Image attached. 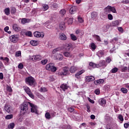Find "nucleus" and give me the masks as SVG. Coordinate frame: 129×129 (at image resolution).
I'll use <instances>...</instances> for the list:
<instances>
[{"label":"nucleus","instance_id":"1","mask_svg":"<svg viewBox=\"0 0 129 129\" xmlns=\"http://www.w3.org/2000/svg\"><path fill=\"white\" fill-rule=\"evenodd\" d=\"M25 82L26 84H28V85H30V86H33V85H35V84H36V81L32 76L26 78L25 79Z\"/></svg>","mask_w":129,"mask_h":129},{"label":"nucleus","instance_id":"2","mask_svg":"<svg viewBox=\"0 0 129 129\" xmlns=\"http://www.w3.org/2000/svg\"><path fill=\"white\" fill-rule=\"evenodd\" d=\"M46 70H48L49 71H52V72H56L57 71V68L54 66H53V63H50L46 66Z\"/></svg>","mask_w":129,"mask_h":129},{"label":"nucleus","instance_id":"3","mask_svg":"<svg viewBox=\"0 0 129 129\" xmlns=\"http://www.w3.org/2000/svg\"><path fill=\"white\" fill-rule=\"evenodd\" d=\"M28 104L31 107V112H33L36 114H38V107H37V106L35 105L34 104L31 102H28Z\"/></svg>","mask_w":129,"mask_h":129},{"label":"nucleus","instance_id":"4","mask_svg":"<svg viewBox=\"0 0 129 129\" xmlns=\"http://www.w3.org/2000/svg\"><path fill=\"white\" fill-rule=\"evenodd\" d=\"M24 90H25V92H26L27 94L29 95L31 98H32L34 99L35 98V96H34V94L32 93V92H31V90L30 89V88L28 87H23Z\"/></svg>","mask_w":129,"mask_h":129},{"label":"nucleus","instance_id":"5","mask_svg":"<svg viewBox=\"0 0 129 129\" xmlns=\"http://www.w3.org/2000/svg\"><path fill=\"white\" fill-rule=\"evenodd\" d=\"M43 57L40 55H32L29 56V60H32V61H36V60H41Z\"/></svg>","mask_w":129,"mask_h":129},{"label":"nucleus","instance_id":"6","mask_svg":"<svg viewBox=\"0 0 129 129\" xmlns=\"http://www.w3.org/2000/svg\"><path fill=\"white\" fill-rule=\"evenodd\" d=\"M59 75L61 76H66V75H69L70 73H69V69L67 67H64L63 68V72L59 73Z\"/></svg>","mask_w":129,"mask_h":129},{"label":"nucleus","instance_id":"7","mask_svg":"<svg viewBox=\"0 0 129 129\" xmlns=\"http://www.w3.org/2000/svg\"><path fill=\"white\" fill-rule=\"evenodd\" d=\"M28 110V105L26 104H23L21 106V111L20 112L24 114L27 112Z\"/></svg>","mask_w":129,"mask_h":129},{"label":"nucleus","instance_id":"8","mask_svg":"<svg viewBox=\"0 0 129 129\" xmlns=\"http://www.w3.org/2000/svg\"><path fill=\"white\" fill-rule=\"evenodd\" d=\"M11 42L12 43H17L19 41V35H13L10 37Z\"/></svg>","mask_w":129,"mask_h":129},{"label":"nucleus","instance_id":"9","mask_svg":"<svg viewBox=\"0 0 129 129\" xmlns=\"http://www.w3.org/2000/svg\"><path fill=\"white\" fill-rule=\"evenodd\" d=\"M106 66H107L106 62H105V61L103 60H100L99 63L97 64V68H99V67L105 68Z\"/></svg>","mask_w":129,"mask_h":129},{"label":"nucleus","instance_id":"10","mask_svg":"<svg viewBox=\"0 0 129 129\" xmlns=\"http://www.w3.org/2000/svg\"><path fill=\"white\" fill-rule=\"evenodd\" d=\"M85 81H86V82H90L91 81H93L95 80V78H94V77L92 76H86L85 78Z\"/></svg>","mask_w":129,"mask_h":129},{"label":"nucleus","instance_id":"11","mask_svg":"<svg viewBox=\"0 0 129 129\" xmlns=\"http://www.w3.org/2000/svg\"><path fill=\"white\" fill-rule=\"evenodd\" d=\"M33 35L36 38H44V34H41L40 32L35 31L34 32Z\"/></svg>","mask_w":129,"mask_h":129},{"label":"nucleus","instance_id":"12","mask_svg":"<svg viewBox=\"0 0 129 129\" xmlns=\"http://www.w3.org/2000/svg\"><path fill=\"white\" fill-rule=\"evenodd\" d=\"M98 102L101 106H104L106 104V100L104 98L100 99Z\"/></svg>","mask_w":129,"mask_h":129},{"label":"nucleus","instance_id":"13","mask_svg":"<svg viewBox=\"0 0 129 129\" xmlns=\"http://www.w3.org/2000/svg\"><path fill=\"white\" fill-rule=\"evenodd\" d=\"M63 55L61 53H57L54 55L55 60H63Z\"/></svg>","mask_w":129,"mask_h":129},{"label":"nucleus","instance_id":"14","mask_svg":"<svg viewBox=\"0 0 129 129\" xmlns=\"http://www.w3.org/2000/svg\"><path fill=\"white\" fill-rule=\"evenodd\" d=\"M13 29L15 32H20V31H21V27L17 24H15L13 25Z\"/></svg>","mask_w":129,"mask_h":129},{"label":"nucleus","instance_id":"15","mask_svg":"<svg viewBox=\"0 0 129 129\" xmlns=\"http://www.w3.org/2000/svg\"><path fill=\"white\" fill-rule=\"evenodd\" d=\"M77 11V7H75V6L72 7L70 9V13L72 15H73L75 13H76Z\"/></svg>","mask_w":129,"mask_h":129},{"label":"nucleus","instance_id":"16","mask_svg":"<svg viewBox=\"0 0 129 129\" xmlns=\"http://www.w3.org/2000/svg\"><path fill=\"white\" fill-rule=\"evenodd\" d=\"M59 39L60 40H62V41H66L67 40V36L64 33H60Z\"/></svg>","mask_w":129,"mask_h":129},{"label":"nucleus","instance_id":"17","mask_svg":"<svg viewBox=\"0 0 129 129\" xmlns=\"http://www.w3.org/2000/svg\"><path fill=\"white\" fill-rule=\"evenodd\" d=\"M59 29L61 31H65V30H66V26H65V22H61L60 23Z\"/></svg>","mask_w":129,"mask_h":129},{"label":"nucleus","instance_id":"18","mask_svg":"<svg viewBox=\"0 0 129 129\" xmlns=\"http://www.w3.org/2000/svg\"><path fill=\"white\" fill-rule=\"evenodd\" d=\"M64 23H68V25H72L73 19L72 18H67L64 19Z\"/></svg>","mask_w":129,"mask_h":129},{"label":"nucleus","instance_id":"19","mask_svg":"<svg viewBox=\"0 0 129 129\" xmlns=\"http://www.w3.org/2000/svg\"><path fill=\"white\" fill-rule=\"evenodd\" d=\"M104 82V79H99L97 81H95L94 82V84L95 85H99V84H102Z\"/></svg>","mask_w":129,"mask_h":129},{"label":"nucleus","instance_id":"20","mask_svg":"<svg viewBox=\"0 0 129 129\" xmlns=\"http://www.w3.org/2000/svg\"><path fill=\"white\" fill-rule=\"evenodd\" d=\"M4 109L6 112L10 113L11 112V107L9 105H5L4 106Z\"/></svg>","mask_w":129,"mask_h":129},{"label":"nucleus","instance_id":"21","mask_svg":"<svg viewBox=\"0 0 129 129\" xmlns=\"http://www.w3.org/2000/svg\"><path fill=\"white\" fill-rule=\"evenodd\" d=\"M76 71H77V67L75 66H73L70 69L71 73H75Z\"/></svg>","mask_w":129,"mask_h":129},{"label":"nucleus","instance_id":"22","mask_svg":"<svg viewBox=\"0 0 129 129\" xmlns=\"http://www.w3.org/2000/svg\"><path fill=\"white\" fill-rule=\"evenodd\" d=\"M97 56L99 57V58H101V57H103L104 55V51L103 50H99L97 53Z\"/></svg>","mask_w":129,"mask_h":129},{"label":"nucleus","instance_id":"23","mask_svg":"<svg viewBox=\"0 0 129 129\" xmlns=\"http://www.w3.org/2000/svg\"><path fill=\"white\" fill-rule=\"evenodd\" d=\"M31 20L28 19L23 18L21 20L22 24H27V23H30Z\"/></svg>","mask_w":129,"mask_h":129},{"label":"nucleus","instance_id":"24","mask_svg":"<svg viewBox=\"0 0 129 129\" xmlns=\"http://www.w3.org/2000/svg\"><path fill=\"white\" fill-rule=\"evenodd\" d=\"M60 88L61 89H62V90H63L64 91H65V90H66V89H68V86L67 85V84H62L60 86Z\"/></svg>","mask_w":129,"mask_h":129},{"label":"nucleus","instance_id":"25","mask_svg":"<svg viewBox=\"0 0 129 129\" xmlns=\"http://www.w3.org/2000/svg\"><path fill=\"white\" fill-rule=\"evenodd\" d=\"M119 25V21L116 20L112 22V26L113 27H116V26H118Z\"/></svg>","mask_w":129,"mask_h":129},{"label":"nucleus","instance_id":"26","mask_svg":"<svg viewBox=\"0 0 129 129\" xmlns=\"http://www.w3.org/2000/svg\"><path fill=\"white\" fill-rule=\"evenodd\" d=\"M30 44L32 46H37L38 45V41L33 40L30 41Z\"/></svg>","mask_w":129,"mask_h":129},{"label":"nucleus","instance_id":"27","mask_svg":"<svg viewBox=\"0 0 129 129\" xmlns=\"http://www.w3.org/2000/svg\"><path fill=\"white\" fill-rule=\"evenodd\" d=\"M39 91H40V92H47V91H48V89L44 87H40Z\"/></svg>","mask_w":129,"mask_h":129},{"label":"nucleus","instance_id":"28","mask_svg":"<svg viewBox=\"0 0 129 129\" xmlns=\"http://www.w3.org/2000/svg\"><path fill=\"white\" fill-rule=\"evenodd\" d=\"M63 55L65 57H70L72 56V54L70 53V52H63Z\"/></svg>","mask_w":129,"mask_h":129},{"label":"nucleus","instance_id":"29","mask_svg":"<svg viewBox=\"0 0 129 129\" xmlns=\"http://www.w3.org/2000/svg\"><path fill=\"white\" fill-rule=\"evenodd\" d=\"M110 10H111V6H108L107 7L105 8L104 11L106 13H110Z\"/></svg>","mask_w":129,"mask_h":129},{"label":"nucleus","instance_id":"30","mask_svg":"<svg viewBox=\"0 0 129 129\" xmlns=\"http://www.w3.org/2000/svg\"><path fill=\"white\" fill-rule=\"evenodd\" d=\"M10 11L9 8L5 9L4 10L5 14H6L7 16L10 15Z\"/></svg>","mask_w":129,"mask_h":129},{"label":"nucleus","instance_id":"31","mask_svg":"<svg viewBox=\"0 0 129 129\" xmlns=\"http://www.w3.org/2000/svg\"><path fill=\"white\" fill-rule=\"evenodd\" d=\"M89 66L92 68H97V64L94 63L92 62H90Z\"/></svg>","mask_w":129,"mask_h":129},{"label":"nucleus","instance_id":"32","mask_svg":"<svg viewBox=\"0 0 129 129\" xmlns=\"http://www.w3.org/2000/svg\"><path fill=\"white\" fill-rule=\"evenodd\" d=\"M59 51H61V48H56L52 50V54H55V53H57V52H59Z\"/></svg>","mask_w":129,"mask_h":129},{"label":"nucleus","instance_id":"33","mask_svg":"<svg viewBox=\"0 0 129 129\" xmlns=\"http://www.w3.org/2000/svg\"><path fill=\"white\" fill-rule=\"evenodd\" d=\"M45 116L47 119H50V118H51V114H50V113L47 112L45 114Z\"/></svg>","mask_w":129,"mask_h":129},{"label":"nucleus","instance_id":"34","mask_svg":"<svg viewBox=\"0 0 129 129\" xmlns=\"http://www.w3.org/2000/svg\"><path fill=\"white\" fill-rule=\"evenodd\" d=\"M42 9L43 11H47L49 9V6L48 5H42Z\"/></svg>","mask_w":129,"mask_h":129},{"label":"nucleus","instance_id":"35","mask_svg":"<svg viewBox=\"0 0 129 129\" xmlns=\"http://www.w3.org/2000/svg\"><path fill=\"white\" fill-rule=\"evenodd\" d=\"M14 117V115L13 114H9L6 116L5 118L6 119H12Z\"/></svg>","mask_w":129,"mask_h":129},{"label":"nucleus","instance_id":"36","mask_svg":"<svg viewBox=\"0 0 129 129\" xmlns=\"http://www.w3.org/2000/svg\"><path fill=\"white\" fill-rule=\"evenodd\" d=\"M6 90L8 92H13V89H12L11 86H9V85H7Z\"/></svg>","mask_w":129,"mask_h":129},{"label":"nucleus","instance_id":"37","mask_svg":"<svg viewBox=\"0 0 129 129\" xmlns=\"http://www.w3.org/2000/svg\"><path fill=\"white\" fill-rule=\"evenodd\" d=\"M71 38L73 41H76L77 40V37L73 34H71Z\"/></svg>","mask_w":129,"mask_h":129},{"label":"nucleus","instance_id":"38","mask_svg":"<svg viewBox=\"0 0 129 129\" xmlns=\"http://www.w3.org/2000/svg\"><path fill=\"white\" fill-rule=\"evenodd\" d=\"M93 38H95L97 40V41H98L99 42H101V40L100 39V37L97 35H93Z\"/></svg>","mask_w":129,"mask_h":129},{"label":"nucleus","instance_id":"39","mask_svg":"<svg viewBox=\"0 0 129 129\" xmlns=\"http://www.w3.org/2000/svg\"><path fill=\"white\" fill-rule=\"evenodd\" d=\"M25 35L26 36H27V37H32L33 36V34L31 31H27L25 32Z\"/></svg>","mask_w":129,"mask_h":129},{"label":"nucleus","instance_id":"40","mask_svg":"<svg viewBox=\"0 0 129 129\" xmlns=\"http://www.w3.org/2000/svg\"><path fill=\"white\" fill-rule=\"evenodd\" d=\"M118 71V69L117 68H114L111 70V73H116Z\"/></svg>","mask_w":129,"mask_h":129},{"label":"nucleus","instance_id":"41","mask_svg":"<svg viewBox=\"0 0 129 129\" xmlns=\"http://www.w3.org/2000/svg\"><path fill=\"white\" fill-rule=\"evenodd\" d=\"M120 91L122 92V93H127V89H126L125 88H121Z\"/></svg>","mask_w":129,"mask_h":129},{"label":"nucleus","instance_id":"42","mask_svg":"<svg viewBox=\"0 0 129 129\" xmlns=\"http://www.w3.org/2000/svg\"><path fill=\"white\" fill-rule=\"evenodd\" d=\"M22 56V52L20 51H17L15 53V57H20Z\"/></svg>","mask_w":129,"mask_h":129},{"label":"nucleus","instance_id":"43","mask_svg":"<svg viewBox=\"0 0 129 129\" xmlns=\"http://www.w3.org/2000/svg\"><path fill=\"white\" fill-rule=\"evenodd\" d=\"M48 62V59H45L41 60L40 61L41 64H42V65H46L47 64V62Z\"/></svg>","mask_w":129,"mask_h":129},{"label":"nucleus","instance_id":"44","mask_svg":"<svg viewBox=\"0 0 129 129\" xmlns=\"http://www.w3.org/2000/svg\"><path fill=\"white\" fill-rule=\"evenodd\" d=\"M0 59L1 60H4L5 61H6L7 63H9V61H10V59L8 57H1Z\"/></svg>","mask_w":129,"mask_h":129},{"label":"nucleus","instance_id":"45","mask_svg":"<svg viewBox=\"0 0 129 129\" xmlns=\"http://www.w3.org/2000/svg\"><path fill=\"white\" fill-rule=\"evenodd\" d=\"M8 128H14L15 127V123L13 122L8 125Z\"/></svg>","mask_w":129,"mask_h":129},{"label":"nucleus","instance_id":"46","mask_svg":"<svg viewBox=\"0 0 129 129\" xmlns=\"http://www.w3.org/2000/svg\"><path fill=\"white\" fill-rule=\"evenodd\" d=\"M17 13V9L15 7L11 8V14H16Z\"/></svg>","mask_w":129,"mask_h":129},{"label":"nucleus","instance_id":"47","mask_svg":"<svg viewBox=\"0 0 129 129\" xmlns=\"http://www.w3.org/2000/svg\"><path fill=\"white\" fill-rule=\"evenodd\" d=\"M110 12H112V13H113L114 14H116V10L115 9V8L112 7L111 6V10Z\"/></svg>","mask_w":129,"mask_h":129},{"label":"nucleus","instance_id":"48","mask_svg":"<svg viewBox=\"0 0 129 129\" xmlns=\"http://www.w3.org/2000/svg\"><path fill=\"white\" fill-rule=\"evenodd\" d=\"M59 14H60V15H62V16H64V15L66 14V10L64 9L60 10L59 11Z\"/></svg>","mask_w":129,"mask_h":129},{"label":"nucleus","instance_id":"49","mask_svg":"<svg viewBox=\"0 0 129 129\" xmlns=\"http://www.w3.org/2000/svg\"><path fill=\"white\" fill-rule=\"evenodd\" d=\"M118 118L120 120V121H123V116H122V115L121 114H119L118 116Z\"/></svg>","mask_w":129,"mask_h":129},{"label":"nucleus","instance_id":"50","mask_svg":"<svg viewBox=\"0 0 129 129\" xmlns=\"http://www.w3.org/2000/svg\"><path fill=\"white\" fill-rule=\"evenodd\" d=\"M91 47L92 50H95V49H96V45H95V44H94V43H91Z\"/></svg>","mask_w":129,"mask_h":129},{"label":"nucleus","instance_id":"51","mask_svg":"<svg viewBox=\"0 0 129 129\" xmlns=\"http://www.w3.org/2000/svg\"><path fill=\"white\" fill-rule=\"evenodd\" d=\"M78 20L79 23H83V22H84V21L83 20V19L80 16L78 17Z\"/></svg>","mask_w":129,"mask_h":129},{"label":"nucleus","instance_id":"52","mask_svg":"<svg viewBox=\"0 0 129 129\" xmlns=\"http://www.w3.org/2000/svg\"><path fill=\"white\" fill-rule=\"evenodd\" d=\"M95 94H96L97 95H98L100 94V90L99 89H97L95 91Z\"/></svg>","mask_w":129,"mask_h":129},{"label":"nucleus","instance_id":"53","mask_svg":"<svg viewBox=\"0 0 129 129\" xmlns=\"http://www.w3.org/2000/svg\"><path fill=\"white\" fill-rule=\"evenodd\" d=\"M85 72V71H84V70H82L79 71V72L77 73V74L80 76L81 75V74H83V73H84Z\"/></svg>","mask_w":129,"mask_h":129},{"label":"nucleus","instance_id":"54","mask_svg":"<svg viewBox=\"0 0 129 129\" xmlns=\"http://www.w3.org/2000/svg\"><path fill=\"white\" fill-rule=\"evenodd\" d=\"M127 70V67H124L123 68H121V72H125Z\"/></svg>","mask_w":129,"mask_h":129},{"label":"nucleus","instance_id":"55","mask_svg":"<svg viewBox=\"0 0 129 129\" xmlns=\"http://www.w3.org/2000/svg\"><path fill=\"white\" fill-rule=\"evenodd\" d=\"M106 62L107 63H110V62H111V59H110L109 57H107L106 58Z\"/></svg>","mask_w":129,"mask_h":129},{"label":"nucleus","instance_id":"56","mask_svg":"<svg viewBox=\"0 0 129 129\" xmlns=\"http://www.w3.org/2000/svg\"><path fill=\"white\" fill-rule=\"evenodd\" d=\"M18 68L19 69H23V68H24V64H23V63H20L19 65H18Z\"/></svg>","mask_w":129,"mask_h":129},{"label":"nucleus","instance_id":"57","mask_svg":"<svg viewBox=\"0 0 129 129\" xmlns=\"http://www.w3.org/2000/svg\"><path fill=\"white\" fill-rule=\"evenodd\" d=\"M122 3L127 5V4H129V1L128 0H123L122 1Z\"/></svg>","mask_w":129,"mask_h":129},{"label":"nucleus","instance_id":"58","mask_svg":"<svg viewBox=\"0 0 129 129\" xmlns=\"http://www.w3.org/2000/svg\"><path fill=\"white\" fill-rule=\"evenodd\" d=\"M128 126H129V122L125 123L124 124V127L125 128H128Z\"/></svg>","mask_w":129,"mask_h":129},{"label":"nucleus","instance_id":"59","mask_svg":"<svg viewBox=\"0 0 129 129\" xmlns=\"http://www.w3.org/2000/svg\"><path fill=\"white\" fill-rule=\"evenodd\" d=\"M108 20H112L113 19V17H112V15L111 14L108 15Z\"/></svg>","mask_w":129,"mask_h":129},{"label":"nucleus","instance_id":"60","mask_svg":"<svg viewBox=\"0 0 129 129\" xmlns=\"http://www.w3.org/2000/svg\"><path fill=\"white\" fill-rule=\"evenodd\" d=\"M5 68V66H4V64L2 61H0V69H4Z\"/></svg>","mask_w":129,"mask_h":129},{"label":"nucleus","instance_id":"61","mask_svg":"<svg viewBox=\"0 0 129 129\" xmlns=\"http://www.w3.org/2000/svg\"><path fill=\"white\" fill-rule=\"evenodd\" d=\"M62 127H65L64 129H72L70 125L63 126Z\"/></svg>","mask_w":129,"mask_h":129},{"label":"nucleus","instance_id":"62","mask_svg":"<svg viewBox=\"0 0 129 129\" xmlns=\"http://www.w3.org/2000/svg\"><path fill=\"white\" fill-rule=\"evenodd\" d=\"M68 109H69V111H70V112H73V111H74V108L70 107V108H69Z\"/></svg>","mask_w":129,"mask_h":129},{"label":"nucleus","instance_id":"63","mask_svg":"<svg viewBox=\"0 0 129 129\" xmlns=\"http://www.w3.org/2000/svg\"><path fill=\"white\" fill-rule=\"evenodd\" d=\"M88 100H89L91 103H94V101L93 100H91V99H90L89 97L88 98Z\"/></svg>","mask_w":129,"mask_h":129},{"label":"nucleus","instance_id":"64","mask_svg":"<svg viewBox=\"0 0 129 129\" xmlns=\"http://www.w3.org/2000/svg\"><path fill=\"white\" fill-rule=\"evenodd\" d=\"M125 87L129 90V83L125 84Z\"/></svg>","mask_w":129,"mask_h":129}]
</instances>
